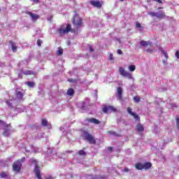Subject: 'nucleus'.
I'll return each mask as SVG.
<instances>
[{
    "label": "nucleus",
    "mask_w": 179,
    "mask_h": 179,
    "mask_svg": "<svg viewBox=\"0 0 179 179\" xmlns=\"http://www.w3.org/2000/svg\"><path fill=\"white\" fill-rule=\"evenodd\" d=\"M69 31H71V33H75V29H72V26L70 24H67L65 29L60 28L57 30V33L60 37L67 34V33H69Z\"/></svg>",
    "instance_id": "nucleus-1"
},
{
    "label": "nucleus",
    "mask_w": 179,
    "mask_h": 179,
    "mask_svg": "<svg viewBox=\"0 0 179 179\" xmlns=\"http://www.w3.org/2000/svg\"><path fill=\"white\" fill-rule=\"evenodd\" d=\"M31 163H33V164H35V168H34V173L36 174V176L38 179H43L41 178V175L40 173V166H38V165H37V159L32 158L31 159Z\"/></svg>",
    "instance_id": "nucleus-2"
},
{
    "label": "nucleus",
    "mask_w": 179,
    "mask_h": 179,
    "mask_svg": "<svg viewBox=\"0 0 179 179\" xmlns=\"http://www.w3.org/2000/svg\"><path fill=\"white\" fill-rule=\"evenodd\" d=\"M102 111L104 114H108V113H117V109L113 106L104 105L102 107Z\"/></svg>",
    "instance_id": "nucleus-3"
},
{
    "label": "nucleus",
    "mask_w": 179,
    "mask_h": 179,
    "mask_svg": "<svg viewBox=\"0 0 179 179\" xmlns=\"http://www.w3.org/2000/svg\"><path fill=\"white\" fill-rule=\"evenodd\" d=\"M73 24L76 29H79L80 27H82V24H83V20L78 16H75L73 20Z\"/></svg>",
    "instance_id": "nucleus-4"
},
{
    "label": "nucleus",
    "mask_w": 179,
    "mask_h": 179,
    "mask_svg": "<svg viewBox=\"0 0 179 179\" xmlns=\"http://www.w3.org/2000/svg\"><path fill=\"white\" fill-rule=\"evenodd\" d=\"M84 138L91 145H96V138H94V137L92 134H90L87 132H85L84 134Z\"/></svg>",
    "instance_id": "nucleus-5"
},
{
    "label": "nucleus",
    "mask_w": 179,
    "mask_h": 179,
    "mask_svg": "<svg viewBox=\"0 0 179 179\" xmlns=\"http://www.w3.org/2000/svg\"><path fill=\"white\" fill-rule=\"evenodd\" d=\"M13 170L15 173H22V162L20 160H17L13 163Z\"/></svg>",
    "instance_id": "nucleus-6"
},
{
    "label": "nucleus",
    "mask_w": 179,
    "mask_h": 179,
    "mask_svg": "<svg viewBox=\"0 0 179 179\" xmlns=\"http://www.w3.org/2000/svg\"><path fill=\"white\" fill-rule=\"evenodd\" d=\"M119 72L122 76H124V78H128V79H132V74L127 72L125 69L122 67L119 69Z\"/></svg>",
    "instance_id": "nucleus-7"
},
{
    "label": "nucleus",
    "mask_w": 179,
    "mask_h": 179,
    "mask_svg": "<svg viewBox=\"0 0 179 179\" xmlns=\"http://www.w3.org/2000/svg\"><path fill=\"white\" fill-rule=\"evenodd\" d=\"M127 113L131 115L132 117H134V120H136V121H141V117H139V115H138L136 113L132 112V109L130 107L127 108Z\"/></svg>",
    "instance_id": "nucleus-8"
},
{
    "label": "nucleus",
    "mask_w": 179,
    "mask_h": 179,
    "mask_svg": "<svg viewBox=\"0 0 179 179\" xmlns=\"http://www.w3.org/2000/svg\"><path fill=\"white\" fill-rule=\"evenodd\" d=\"M27 14L29 15L31 17V20L34 22H36V20H37L38 19H40V15H38L37 14H35V13H33L30 11H27Z\"/></svg>",
    "instance_id": "nucleus-9"
},
{
    "label": "nucleus",
    "mask_w": 179,
    "mask_h": 179,
    "mask_svg": "<svg viewBox=\"0 0 179 179\" xmlns=\"http://www.w3.org/2000/svg\"><path fill=\"white\" fill-rule=\"evenodd\" d=\"M90 4L92 5V6H94V8H98L99 9L101 8V3L99 1L92 0L90 1Z\"/></svg>",
    "instance_id": "nucleus-10"
},
{
    "label": "nucleus",
    "mask_w": 179,
    "mask_h": 179,
    "mask_svg": "<svg viewBox=\"0 0 179 179\" xmlns=\"http://www.w3.org/2000/svg\"><path fill=\"white\" fill-rule=\"evenodd\" d=\"M86 121L91 122L92 124H95V125H99V124H100L99 120L96 118H87L86 119Z\"/></svg>",
    "instance_id": "nucleus-11"
},
{
    "label": "nucleus",
    "mask_w": 179,
    "mask_h": 179,
    "mask_svg": "<svg viewBox=\"0 0 179 179\" xmlns=\"http://www.w3.org/2000/svg\"><path fill=\"white\" fill-rule=\"evenodd\" d=\"M140 45L141 47H152V42L150 41H140Z\"/></svg>",
    "instance_id": "nucleus-12"
},
{
    "label": "nucleus",
    "mask_w": 179,
    "mask_h": 179,
    "mask_svg": "<svg viewBox=\"0 0 179 179\" xmlns=\"http://www.w3.org/2000/svg\"><path fill=\"white\" fill-rule=\"evenodd\" d=\"M9 43L11 45V48L14 52L17 51V46H16V43H15L13 41H9Z\"/></svg>",
    "instance_id": "nucleus-13"
},
{
    "label": "nucleus",
    "mask_w": 179,
    "mask_h": 179,
    "mask_svg": "<svg viewBox=\"0 0 179 179\" xmlns=\"http://www.w3.org/2000/svg\"><path fill=\"white\" fill-rule=\"evenodd\" d=\"M22 75H36V73L30 70L23 71L21 70Z\"/></svg>",
    "instance_id": "nucleus-14"
},
{
    "label": "nucleus",
    "mask_w": 179,
    "mask_h": 179,
    "mask_svg": "<svg viewBox=\"0 0 179 179\" xmlns=\"http://www.w3.org/2000/svg\"><path fill=\"white\" fill-rule=\"evenodd\" d=\"M136 129L138 132H143L145 131V127L141 124H136Z\"/></svg>",
    "instance_id": "nucleus-15"
},
{
    "label": "nucleus",
    "mask_w": 179,
    "mask_h": 179,
    "mask_svg": "<svg viewBox=\"0 0 179 179\" xmlns=\"http://www.w3.org/2000/svg\"><path fill=\"white\" fill-rule=\"evenodd\" d=\"M143 169L144 170H149L152 167V163L150 162H145V164H143Z\"/></svg>",
    "instance_id": "nucleus-16"
},
{
    "label": "nucleus",
    "mask_w": 179,
    "mask_h": 179,
    "mask_svg": "<svg viewBox=\"0 0 179 179\" xmlns=\"http://www.w3.org/2000/svg\"><path fill=\"white\" fill-rule=\"evenodd\" d=\"M117 96H118L120 100H121V99H122V88H121V87H117Z\"/></svg>",
    "instance_id": "nucleus-17"
},
{
    "label": "nucleus",
    "mask_w": 179,
    "mask_h": 179,
    "mask_svg": "<svg viewBox=\"0 0 179 179\" xmlns=\"http://www.w3.org/2000/svg\"><path fill=\"white\" fill-rule=\"evenodd\" d=\"M15 95L20 100H22V99H23V93L20 91H15Z\"/></svg>",
    "instance_id": "nucleus-18"
},
{
    "label": "nucleus",
    "mask_w": 179,
    "mask_h": 179,
    "mask_svg": "<svg viewBox=\"0 0 179 179\" xmlns=\"http://www.w3.org/2000/svg\"><path fill=\"white\" fill-rule=\"evenodd\" d=\"M135 167L136 168L137 170H143V164L141 163H136L135 164Z\"/></svg>",
    "instance_id": "nucleus-19"
},
{
    "label": "nucleus",
    "mask_w": 179,
    "mask_h": 179,
    "mask_svg": "<svg viewBox=\"0 0 179 179\" xmlns=\"http://www.w3.org/2000/svg\"><path fill=\"white\" fill-rule=\"evenodd\" d=\"M157 19H164V17H166V14H164V13H157Z\"/></svg>",
    "instance_id": "nucleus-20"
},
{
    "label": "nucleus",
    "mask_w": 179,
    "mask_h": 179,
    "mask_svg": "<svg viewBox=\"0 0 179 179\" xmlns=\"http://www.w3.org/2000/svg\"><path fill=\"white\" fill-rule=\"evenodd\" d=\"M67 94L68 96H73V94H75V90H73L72 88H69L67 90Z\"/></svg>",
    "instance_id": "nucleus-21"
},
{
    "label": "nucleus",
    "mask_w": 179,
    "mask_h": 179,
    "mask_svg": "<svg viewBox=\"0 0 179 179\" xmlns=\"http://www.w3.org/2000/svg\"><path fill=\"white\" fill-rule=\"evenodd\" d=\"M9 176V173L8 172H1L0 173V177L1 178H6Z\"/></svg>",
    "instance_id": "nucleus-22"
},
{
    "label": "nucleus",
    "mask_w": 179,
    "mask_h": 179,
    "mask_svg": "<svg viewBox=\"0 0 179 179\" xmlns=\"http://www.w3.org/2000/svg\"><path fill=\"white\" fill-rule=\"evenodd\" d=\"M108 134H110V135H114L115 136H117V138H120L121 136V134H118L115 133V131H108Z\"/></svg>",
    "instance_id": "nucleus-23"
},
{
    "label": "nucleus",
    "mask_w": 179,
    "mask_h": 179,
    "mask_svg": "<svg viewBox=\"0 0 179 179\" xmlns=\"http://www.w3.org/2000/svg\"><path fill=\"white\" fill-rule=\"evenodd\" d=\"M161 52L164 55L166 59H169V55L167 54V52H166L164 50L161 49Z\"/></svg>",
    "instance_id": "nucleus-24"
},
{
    "label": "nucleus",
    "mask_w": 179,
    "mask_h": 179,
    "mask_svg": "<svg viewBox=\"0 0 179 179\" xmlns=\"http://www.w3.org/2000/svg\"><path fill=\"white\" fill-rule=\"evenodd\" d=\"M64 54V50L62 48H59L57 52H56V55H62Z\"/></svg>",
    "instance_id": "nucleus-25"
},
{
    "label": "nucleus",
    "mask_w": 179,
    "mask_h": 179,
    "mask_svg": "<svg viewBox=\"0 0 179 179\" xmlns=\"http://www.w3.org/2000/svg\"><path fill=\"white\" fill-rule=\"evenodd\" d=\"M41 124H42L43 127H47L48 125V121H47L46 119H43Z\"/></svg>",
    "instance_id": "nucleus-26"
},
{
    "label": "nucleus",
    "mask_w": 179,
    "mask_h": 179,
    "mask_svg": "<svg viewBox=\"0 0 179 179\" xmlns=\"http://www.w3.org/2000/svg\"><path fill=\"white\" fill-rule=\"evenodd\" d=\"M136 27H138V29H139L140 31H142L143 30V27H142V25H141V23H139V22L136 23Z\"/></svg>",
    "instance_id": "nucleus-27"
},
{
    "label": "nucleus",
    "mask_w": 179,
    "mask_h": 179,
    "mask_svg": "<svg viewBox=\"0 0 179 179\" xmlns=\"http://www.w3.org/2000/svg\"><path fill=\"white\" fill-rule=\"evenodd\" d=\"M136 69V67L135 66V65H131L129 66V70L131 72H134Z\"/></svg>",
    "instance_id": "nucleus-28"
},
{
    "label": "nucleus",
    "mask_w": 179,
    "mask_h": 179,
    "mask_svg": "<svg viewBox=\"0 0 179 179\" xmlns=\"http://www.w3.org/2000/svg\"><path fill=\"white\" fill-rule=\"evenodd\" d=\"M134 100L136 103H139V101H141V97L138 96H134Z\"/></svg>",
    "instance_id": "nucleus-29"
},
{
    "label": "nucleus",
    "mask_w": 179,
    "mask_h": 179,
    "mask_svg": "<svg viewBox=\"0 0 179 179\" xmlns=\"http://www.w3.org/2000/svg\"><path fill=\"white\" fill-rule=\"evenodd\" d=\"M78 155L80 156H86V152H85L84 150H80L78 152Z\"/></svg>",
    "instance_id": "nucleus-30"
},
{
    "label": "nucleus",
    "mask_w": 179,
    "mask_h": 179,
    "mask_svg": "<svg viewBox=\"0 0 179 179\" xmlns=\"http://www.w3.org/2000/svg\"><path fill=\"white\" fill-rule=\"evenodd\" d=\"M148 15H150V16H152V17H157V13L150 12L148 13Z\"/></svg>",
    "instance_id": "nucleus-31"
},
{
    "label": "nucleus",
    "mask_w": 179,
    "mask_h": 179,
    "mask_svg": "<svg viewBox=\"0 0 179 179\" xmlns=\"http://www.w3.org/2000/svg\"><path fill=\"white\" fill-rule=\"evenodd\" d=\"M27 84L28 85V86H29V87H34V83H33V82H27Z\"/></svg>",
    "instance_id": "nucleus-32"
},
{
    "label": "nucleus",
    "mask_w": 179,
    "mask_h": 179,
    "mask_svg": "<svg viewBox=\"0 0 179 179\" xmlns=\"http://www.w3.org/2000/svg\"><path fill=\"white\" fill-rule=\"evenodd\" d=\"M176 127L179 129V116H176Z\"/></svg>",
    "instance_id": "nucleus-33"
},
{
    "label": "nucleus",
    "mask_w": 179,
    "mask_h": 179,
    "mask_svg": "<svg viewBox=\"0 0 179 179\" xmlns=\"http://www.w3.org/2000/svg\"><path fill=\"white\" fill-rule=\"evenodd\" d=\"M2 135L3 136H9V131H5L3 132Z\"/></svg>",
    "instance_id": "nucleus-34"
},
{
    "label": "nucleus",
    "mask_w": 179,
    "mask_h": 179,
    "mask_svg": "<svg viewBox=\"0 0 179 179\" xmlns=\"http://www.w3.org/2000/svg\"><path fill=\"white\" fill-rule=\"evenodd\" d=\"M104 178H106V176H99V177L95 176L94 178H92V179H104Z\"/></svg>",
    "instance_id": "nucleus-35"
},
{
    "label": "nucleus",
    "mask_w": 179,
    "mask_h": 179,
    "mask_svg": "<svg viewBox=\"0 0 179 179\" xmlns=\"http://www.w3.org/2000/svg\"><path fill=\"white\" fill-rule=\"evenodd\" d=\"M109 61H114V57H113V53L109 55Z\"/></svg>",
    "instance_id": "nucleus-36"
},
{
    "label": "nucleus",
    "mask_w": 179,
    "mask_h": 179,
    "mask_svg": "<svg viewBox=\"0 0 179 179\" xmlns=\"http://www.w3.org/2000/svg\"><path fill=\"white\" fill-rule=\"evenodd\" d=\"M37 45H38V47H41V41L40 39L37 40Z\"/></svg>",
    "instance_id": "nucleus-37"
},
{
    "label": "nucleus",
    "mask_w": 179,
    "mask_h": 179,
    "mask_svg": "<svg viewBox=\"0 0 179 179\" xmlns=\"http://www.w3.org/2000/svg\"><path fill=\"white\" fill-rule=\"evenodd\" d=\"M18 160L20 161L21 164H22V163L24 162V160H26V157H22L21 159H18Z\"/></svg>",
    "instance_id": "nucleus-38"
},
{
    "label": "nucleus",
    "mask_w": 179,
    "mask_h": 179,
    "mask_svg": "<svg viewBox=\"0 0 179 179\" xmlns=\"http://www.w3.org/2000/svg\"><path fill=\"white\" fill-rule=\"evenodd\" d=\"M176 58L179 59V51L178 50H177L176 52Z\"/></svg>",
    "instance_id": "nucleus-39"
},
{
    "label": "nucleus",
    "mask_w": 179,
    "mask_h": 179,
    "mask_svg": "<svg viewBox=\"0 0 179 179\" xmlns=\"http://www.w3.org/2000/svg\"><path fill=\"white\" fill-rule=\"evenodd\" d=\"M146 51H147V52H150V54L152 52H153V50H152V49H147Z\"/></svg>",
    "instance_id": "nucleus-40"
},
{
    "label": "nucleus",
    "mask_w": 179,
    "mask_h": 179,
    "mask_svg": "<svg viewBox=\"0 0 179 179\" xmlns=\"http://www.w3.org/2000/svg\"><path fill=\"white\" fill-rule=\"evenodd\" d=\"M6 103L8 104V106L9 107H10V106H12V105L10 104V101H6Z\"/></svg>",
    "instance_id": "nucleus-41"
},
{
    "label": "nucleus",
    "mask_w": 179,
    "mask_h": 179,
    "mask_svg": "<svg viewBox=\"0 0 179 179\" xmlns=\"http://www.w3.org/2000/svg\"><path fill=\"white\" fill-rule=\"evenodd\" d=\"M117 54L122 55V50L118 49V50H117Z\"/></svg>",
    "instance_id": "nucleus-42"
},
{
    "label": "nucleus",
    "mask_w": 179,
    "mask_h": 179,
    "mask_svg": "<svg viewBox=\"0 0 179 179\" xmlns=\"http://www.w3.org/2000/svg\"><path fill=\"white\" fill-rule=\"evenodd\" d=\"M108 150L109 152H113V147H108Z\"/></svg>",
    "instance_id": "nucleus-43"
},
{
    "label": "nucleus",
    "mask_w": 179,
    "mask_h": 179,
    "mask_svg": "<svg viewBox=\"0 0 179 179\" xmlns=\"http://www.w3.org/2000/svg\"><path fill=\"white\" fill-rule=\"evenodd\" d=\"M34 3H38L40 2V0H32Z\"/></svg>",
    "instance_id": "nucleus-44"
},
{
    "label": "nucleus",
    "mask_w": 179,
    "mask_h": 179,
    "mask_svg": "<svg viewBox=\"0 0 179 179\" xmlns=\"http://www.w3.org/2000/svg\"><path fill=\"white\" fill-rule=\"evenodd\" d=\"M124 171H125V173H128V171H129V169L128 168H124Z\"/></svg>",
    "instance_id": "nucleus-45"
},
{
    "label": "nucleus",
    "mask_w": 179,
    "mask_h": 179,
    "mask_svg": "<svg viewBox=\"0 0 179 179\" xmlns=\"http://www.w3.org/2000/svg\"><path fill=\"white\" fill-rule=\"evenodd\" d=\"M90 51L91 52H93L94 50H93V48H92V46H90Z\"/></svg>",
    "instance_id": "nucleus-46"
},
{
    "label": "nucleus",
    "mask_w": 179,
    "mask_h": 179,
    "mask_svg": "<svg viewBox=\"0 0 179 179\" xmlns=\"http://www.w3.org/2000/svg\"><path fill=\"white\" fill-rule=\"evenodd\" d=\"M156 2H158V3H162V0H157V1Z\"/></svg>",
    "instance_id": "nucleus-47"
},
{
    "label": "nucleus",
    "mask_w": 179,
    "mask_h": 179,
    "mask_svg": "<svg viewBox=\"0 0 179 179\" xmlns=\"http://www.w3.org/2000/svg\"><path fill=\"white\" fill-rule=\"evenodd\" d=\"M47 179H54V178H52V176H50V177L48 178Z\"/></svg>",
    "instance_id": "nucleus-48"
},
{
    "label": "nucleus",
    "mask_w": 179,
    "mask_h": 179,
    "mask_svg": "<svg viewBox=\"0 0 179 179\" xmlns=\"http://www.w3.org/2000/svg\"><path fill=\"white\" fill-rule=\"evenodd\" d=\"M67 153H72V151H66Z\"/></svg>",
    "instance_id": "nucleus-49"
},
{
    "label": "nucleus",
    "mask_w": 179,
    "mask_h": 179,
    "mask_svg": "<svg viewBox=\"0 0 179 179\" xmlns=\"http://www.w3.org/2000/svg\"><path fill=\"white\" fill-rule=\"evenodd\" d=\"M120 2H124V0H120Z\"/></svg>",
    "instance_id": "nucleus-50"
},
{
    "label": "nucleus",
    "mask_w": 179,
    "mask_h": 179,
    "mask_svg": "<svg viewBox=\"0 0 179 179\" xmlns=\"http://www.w3.org/2000/svg\"><path fill=\"white\" fill-rule=\"evenodd\" d=\"M48 126L50 127V128L51 127V124H48Z\"/></svg>",
    "instance_id": "nucleus-51"
},
{
    "label": "nucleus",
    "mask_w": 179,
    "mask_h": 179,
    "mask_svg": "<svg viewBox=\"0 0 179 179\" xmlns=\"http://www.w3.org/2000/svg\"><path fill=\"white\" fill-rule=\"evenodd\" d=\"M69 82H72V80H69Z\"/></svg>",
    "instance_id": "nucleus-52"
},
{
    "label": "nucleus",
    "mask_w": 179,
    "mask_h": 179,
    "mask_svg": "<svg viewBox=\"0 0 179 179\" xmlns=\"http://www.w3.org/2000/svg\"><path fill=\"white\" fill-rule=\"evenodd\" d=\"M148 2H150V0H148Z\"/></svg>",
    "instance_id": "nucleus-53"
},
{
    "label": "nucleus",
    "mask_w": 179,
    "mask_h": 179,
    "mask_svg": "<svg viewBox=\"0 0 179 179\" xmlns=\"http://www.w3.org/2000/svg\"><path fill=\"white\" fill-rule=\"evenodd\" d=\"M159 9H162V8H159Z\"/></svg>",
    "instance_id": "nucleus-54"
},
{
    "label": "nucleus",
    "mask_w": 179,
    "mask_h": 179,
    "mask_svg": "<svg viewBox=\"0 0 179 179\" xmlns=\"http://www.w3.org/2000/svg\"><path fill=\"white\" fill-rule=\"evenodd\" d=\"M152 1H157V0H152Z\"/></svg>",
    "instance_id": "nucleus-55"
},
{
    "label": "nucleus",
    "mask_w": 179,
    "mask_h": 179,
    "mask_svg": "<svg viewBox=\"0 0 179 179\" xmlns=\"http://www.w3.org/2000/svg\"><path fill=\"white\" fill-rule=\"evenodd\" d=\"M0 12H1V8H0Z\"/></svg>",
    "instance_id": "nucleus-56"
}]
</instances>
